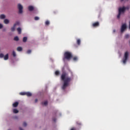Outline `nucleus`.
<instances>
[{
  "label": "nucleus",
  "instance_id": "obj_23",
  "mask_svg": "<svg viewBox=\"0 0 130 130\" xmlns=\"http://www.w3.org/2000/svg\"><path fill=\"white\" fill-rule=\"evenodd\" d=\"M27 37H24L23 38V42H27Z\"/></svg>",
  "mask_w": 130,
  "mask_h": 130
},
{
  "label": "nucleus",
  "instance_id": "obj_17",
  "mask_svg": "<svg viewBox=\"0 0 130 130\" xmlns=\"http://www.w3.org/2000/svg\"><path fill=\"white\" fill-rule=\"evenodd\" d=\"M4 23L5 24H9V23H10V21L9 19H6L4 20Z\"/></svg>",
  "mask_w": 130,
  "mask_h": 130
},
{
  "label": "nucleus",
  "instance_id": "obj_8",
  "mask_svg": "<svg viewBox=\"0 0 130 130\" xmlns=\"http://www.w3.org/2000/svg\"><path fill=\"white\" fill-rule=\"evenodd\" d=\"M17 25H18V23H16L15 24H14L13 27L11 28V31L12 32H14V31H15V28L16 26H17Z\"/></svg>",
  "mask_w": 130,
  "mask_h": 130
},
{
  "label": "nucleus",
  "instance_id": "obj_30",
  "mask_svg": "<svg viewBox=\"0 0 130 130\" xmlns=\"http://www.w3.org/2000/svg\"><path fill=\"white\" fill-rule=\"evenodd\" d=\"M23 126H27V123L26 122H23Z\"/></svg>",
  "mask_w": 130,
  "mask_h": 130
},
{
  "label": "nucleus",
  "instance_id": "obj_34",
  "mask_svg": "<svg viewBox=\"0 0 130 130\" xmlns=\"http://www.w3.org/2000/svg\"><path fill=\"white\" fill-rule=\"evenodd\" d=\"M3 27V24L0 23V29H2Z\"/></svg>",
  "mask_w": 130,
  "mask_h": 130
},
{
  "label": "nucleus",
  "instance_id": "obj_19",
  "mask_svg": "<svg viewBox=\"0 0 130 130\" xmlns=\"http://www.w3.org/2000/svg\"><path fill=\"white\" fill-rule=\"evenodd\" d=\"M14 41H19V37H18V36L14 37Z\"/></svg>",
  "mask_w": 130,
  "mask_h": 130
},
{
  "label": "nucleus",
  "instance_id": "obj_29",
  "mask_svg": "<svg viewBox=\"0 0 130 130\" xmlns=\"http://www.w3.org/2000/svg\"><path fill=\"white\" fill-rule=\"evenodd\" d=\"M31 50H27V53L28 54H29V53H31Z\"/></svg>",
  "mask_w": 130,
  "mask_h": 130
},
{
  "label": "nucleus",
  "instance_id": "obj_20",
  "mask_svg": "<svg viewBox=\"0 0 130 130\" xmlns=\"http://www.w3.org/2000/svg\"><path fill=\"white\" fill-rule=\"evenodd\" d=\"M12 55H13V57H16V52H15V51H13Z\"/></svg>",
  "mask_w": 130,
  "mask_h": 130
},
{
  "label": "nucleus",
  "instance_id": "obj_25",
  "mask_svg": "<svg viewBox=\"0 0 130 130\" xmlns=\"http://www.w3.org/2000/svg\"><path fill=\"white\" fill-rule=\"evenodd\" d=\"M55 74L56 75V76H58V75H59V71H55Z\"/></svg>",
  "mask_w": 130,
  "mask_h": 130
},
{
  "label": "nucleus",
  "instance_id": "obj_24",
  "mask_svg": "<svg viewBox=\"0 0 130 130\" xmlns=\"http://www.w3.org/2000/svg\"><path fill=\"white\" fill-rule=\"evenodd\" d=\"M21 96H24V95H26V92H21L19 93Z\"/></svg>",
  "mask_w": 130,
  "mask_h": 130
},
{
  "label": "nucleus",
  "instance_id": "obj_1",
  "mask_svg": "<svg viewBox=\"0 0 130 130\" xmlns=\"http://www.w3.org/2000/svg\"><path fill=\"white\" fill-rule=\"evenodd\" d=\"M61 80L63 82L61 89L62 90H66V88L70 85V82L72 81V78L68 76L67 72H63L61 75Z\"/></svg>",
  "mask_w": 130,
  "mask_h": 130
},
{
  "label": "nucleus",
  "instance_id": "obj_22",
  "mask_svg": "<svg viewBox=\"0 0 130 130\" xmlns=\"http://www.w3.org/2000/svg\"><path fill=\"white\" fill-rule=\"evenodd\" d=\"M13 113H18L19 111L18 110H17L16 109H13Z\"/></svg>",
  "mask_w": 130,
  "mask_h": 130
},
{
  "label": "nucleus",
  "instance_id": "obj_13",
  "mask_svg": "<svg viewBox=\"0 0 130 130\" xmlns=\"http://www.w3.org/2000/svg\"><path fill=\"white\" fill-rule=\"evenodd\" d=\"M17 30L18 32V34H21V33L22 32V29H21L20 27H18L17 28Z\"/></svg>",
  "mask_w": 130,
  "mask_h": 130
},
{
  "label": "nucleus",
  "instance_id": "obj_32",
  "mask_svg": "<svg viewBox=\"0 0 130 130\" xmlns=\"http://www.w3.org/2000/svg\"><path fill=\"white\" fill-rule=\"evenodd\" d=\"M125 10H129V7L127 6V7H125Z\"/></svg>",
  "mask_w": 130,
  "mask_h": 130
},
{
  "label": "nucleus",
  "instance_id": "obj_6",
  "mask_svg": "<svg viewBox=\"0 0 130 130\" xmlns=\"http://www.w3.org/2000/svg\"><path fill=\"white\" fill-rule=\"evenodd\" d=\"M126 29V24L125 23L123 24L121 26V32H123Z\"/></svg>",
  "mask_w": 130,
  "mask_h": 130
},
{
  "label": "nucleus",
  "instance_id": "obj_12",
  "mask_svg": "<svg viewBox=\"0 0 130 130\" xmlns=\"http://www.w3.org/2000/svg\"><path fill=\"white\" fill-rule=\"evenodd\" d=\"M4 59H5V60H8V59H9V54H7L4 56Z\"/></svg>",
  "mask_w": 130,
  "mask_h": 130
},
{
  "label": "nucleus",
  "instance_id": "obj_31",
  "mask_svg": "<svg viewBox=\"0 0 130 130\" xmlns=\"http://www.w3.org/2000/svg\"><path fill=\"white\" fill-rule=\"evenodd\" d=\"M52 120L53 121H54V122H55L56 121V118H52Z\"/></svg>",
  "mask_w": 130,
  "mask_h": 130
},
{
  "label": "nucleus",
  "instance_id": "obj_36",
  "mask_svg": "<svg viewBox=\"0 0 130 130\" xmlns=\"http://www.w3.org/2000/svg\"><path fill=\"white\" fill-rule=\"evenodd\" d=\"M71 130H76V128L73 127L71 128Z\"/></svg>",
  "mask_w": 130,
  "mask_h": 130
},
{
  "label": "nucleus",
  "instance_id": "obj_10",
  "mask_svg": "<svg viewBox=\"0 0 130 130\" xmlns=\"http://www.w3.org/2000/svg\"><path fill=\"white\" fill-rule=\"evenodd\" d=\"M18 105H19V103L18 102H16L13 104V107H17Z\"/></svg>",
  "mask_w": 130,
  "mask_h": 130
},
{
  "label": "nucleus",
  "instance_id": "obj_15",
  "mask_svg": "<svg viewBox=\"0 0 130 130\" xmlns=\"http://www.w3.org/2000/svg\"><path fill=\"white\" fill-rule=\"evenodd\" d=\"M17 51H22L23 50V48H22V47H18L17 48Z\"/></svg>",
  "mask_w": 130,
  "mask_h": 130
},
{
  "label": "nucleus",
  "instance_id": "obj_28",
  "mask_svg": "<svg viewBox=\"0 0 130 130\" xmlns=\"http://www.w3.org/2000/svg\"><path fill=\"white\" fill-rule=\"evenodd\" d=\"M5 56H4V54H3V53H1L0 54V57H1V58H3V57H4Z\"/></svg>",
  "mask_w": 130,
  "mask_h": 130
},
{
  "label": "nucleus",
  "instance_id": "obj_33",
  "mask_svg": "<svg viewBox=\"0 0 130 130\" xmlns=\"http://www.w3.org/2000/svg\"><path fill=\"white\" fill-rule=\"evenodd\" d=\"M125 38H128V37H129V35H126L125 36Z\"/></svg>",
  "mask_w": 130,
  "mask_h": 130
},
{
  "label": "nucleus",
  "instance_id": "obj_18",
  "mask_svg": "<svg viewBox=\"0 0 130 130\" xmlns=\"http://www.w3.org/2000/svg\"><path fill=\"white\" fill-rule=\"evenodd\" d=\"M77 44H78V45H81V40L77 39Z\"/></svg>",
  "mask_w": 130,
  "mask_h": 130
},
{
  "label": "nucleus",
  "instance_id": "obj_4",
  "mask_svg": "<svg viewBox=\"0 0 130 130\" xmlns=\"http://www.w3.org/2000/svg\"><path fill=\"white\" fill-rule=\"evenodd\" d=\"M127 59H128V52L126 51L125 52L124 54V56L122 60L123 63H124V64H125V63H126Z\"/></svg>",
  "mask_w": 130,
  "mask_h": 130
},
{
  "label": "nucleus",
  "instance_id": "obj_26",
  "mask_svg": "<svg viewBox=\"0 0 130 130\" xmlns=\"http://www.w3.org/2000/svg\"><path fill=\"white\" fill-rule=\"evenodd\" d=\"M39 17H38V16H36L35 17V21H38V20H39Z\"/></svg>",
  "mask_w": 130,
  "mask_h": 130
},
{
  "label": "nucleus",
  "instance_id": "obj_35",
  "mask_svg": "<svg viewBox=\"0 0 130 130\" xmlns=\"http://www.w3.org/2000/svg\"><path fill=\"white\" fill-rule=\"evenodd\" d=\"M35 101V103H37V102H38V100L36 99Z\"/></svg>",
  "mask_w": 130,
  "mask_h": 130
},
{
  "label": "nucleus",
  "instance_id": "obj_9",
  "mask_svg": "<svg viewBox=\"0 0 130 130\" xmlns=\"http://www.w3.org/2000/svg\"><path fill=\"white\" fill-rule=\"evenodd\" d=\"M28 11H32L34 10V7L32 6H28Z\"/></svg>",
  "mask_w": 130,
  "mask_h": 130
},
{
  "label": "nucleus",
  "instance_id": "obj_3",
  "mask_svg": "<svg viewBox=\"0 0 130 130\" xmlns=\"http://www.w3.org/2000/svg\"><path fill=\"white\" fill-rule=\"evenodd\" d=\"M125 12V7H123L122 8H119L118 9V14L117 16V19H119L120 18V15L122 14H124Z\"/></svg>",
  "mask_w": 130,
  "mask_h": 130
},
{
  "label": "nucleus",
  "instance_id": "obj_11",
  "mask_svg": "<svg viewBox=\"0 0 130 130\" xmlns=\"http://www.w3.org/2000/svg\"><path fill=\"white\" fill-rule=\"evenodd\" d=\"M25 95H26L27 97H31V96H32V93H31V92H25Z\"/></svg>",
  "mask_w": 130,
  "mask_h": 130
},
{
  "label": "nucleus",
  "instance_id": "obj_16",
  "mask_svg": "<svg viewBox=\"0 0 130 130\" xmlns=\"http://www.w3.org/2000/svg\"><path fill=\"white\" fill-rule=\"evenodd\" d=\"M73 59L74 61H77V60L78 59V56H75L73 57Z\"/></svg>",
  "mask_w": 130,
  "mask_h": 130
},
{
  "label": "nucleus",
  "instance_id": "obj_7",
  "mask_svg": "<svg viewBox=\"0 0 130 130\" xmlns=\"http://www.w3.org/2000/svg\"><path fill=\"white\" fill-rule=\"evenodd\" d=\"M99 25H100L99 22L97 21L92 23V27L96 28V27H99Z\"/></svg>",
  "mask_w": 130,
  "mask_h": 130
},
{
  "label": "nucleus",
  "instance_id": "obj_2",
  "mask_svg": "<svg viewBox=\"0 0 130 130\" xmlns=\"http://www.w3.org/2000/svg\"><path fill=\"white\" fill-rule=\"evenodd\" d=\"M71 58H73V54L70 51H66L64 53L63 60L66 61V60H70Z\"/></svg>",
  "mask_w": 130,
  "mask_h": 130
},
{
  "label": "nucleus",
  "instance_id": "obj_37",
  "mask_svg": "<svg viewBox=\"0 0 130 130\" xmlns=\"http://www.w3.org/2000/svg\"><path fill=\"white\" fill-rule=\"evenodd\" d=\"M120 1H121V2H123V1H124V0H120ZM125 1H126L127 2L128 0H125Z\"/></svg>",
  "mask_w": 130,
  "mask_h": 130
},
{
  "label": "nucleus",
  "instance_id": "obj_27",
  "mask_svg": "<svg viewBox=\"0 0 130 130\" xmlns=\"http://www.w3.org/2000/svg\"><path fill=\"white\" fill-rule=\"evenodd\" d=\"M49 24H50L49 21L47 20L45 22V24L47 25V26H48Z\"/></svg>",
  "mask_w": 130,
  "mask_h": 130
},
{
  "label": "nucleus",
  "instance_id": "obj_21",
  "mask_svg": "<svg viewBox=\"0 0 130 130\" xmlns=\"http://www.w3.org/2000/svg\"><path fill=\"white\" fill-rule=\"evenodd\" d=\"M47 104H48V103L47 102V101H45L44 103H42V105H45V106H46V105H47Z\"/></svg>",
  "mask_w": 130,
  "mask_h": 130
},
{
  "label": "nucleus",
  "instance_id": "obj_5",
  "mask_svg": "<svg viewBox=\"0 0 130 130\" xmlns=\"http://www.w3.org/2000/svg\"><path fill=\"white\" fill-rule=\"evenodd\" d=\"M18 8L19 9V14H22V13H23V6H22L21 5L19 4L18 5Z\"/></svg>",
  "mask_w": 130,
  "mask_h": 130
},
{
  "label": "nucleus",
  "instance_id": "obj_14",
  "mask_svg": "<svg viewBox=\"0 0 130 130\" xmlns=\"http://www.w3.org/2000/svg\"><path fill=\"white\" fill-rule=\"evenodd\" d=\"M6 18V15L5 14H2L0 15V19H5Z\"/></svg>",
  "mask_w": 130,
  "mask_h": 130
}]
</instances>
